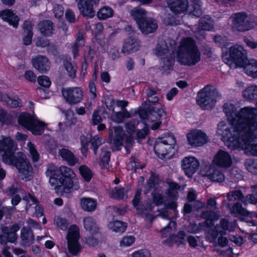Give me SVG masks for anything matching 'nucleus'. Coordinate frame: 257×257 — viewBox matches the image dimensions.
I'll return each mask as SVG.
<instances>
[{
  "instance_id": "obj_1",
  "label": "nucleus",
  "mask_w": 257,
  "mask_h": 257,
  "mask_svg": "<svg viewBox=\"0 0 257 257\" xmlns=\"http://www.w3.org/2000/svg\"><path fill=\"white\" fill-rule=\"evenodd\" d=\"M221 140L228 148H244L257 156V130H220Z\"/></svg>"
},
{
  "instance_id": "obj_2",
  "label": "nucleus",
  "mask_w": 257,
  "mask_h": 257,
  "mask_svg": "<svg viewBox=\"0 0 257 257\" xmlns=\"http://www.w3.org/2000/svg\"><path fill=\"white\" fill-rule=\"evenodd\" d=\"M201 60V52L194 39H182L176 51V61L181 65L193 66Z\"/></svg>"
},
{
  "instance_id": "obj_3",
  "label": "nucleus",
  "mask_w": 257,
  "mask_h": 257,
  "mask_svg": "<svg viewBox=\"0 0 257 257\" xmlns=\"http://www.w3.org/2000/svg\"><path fill=\"white\" fill-rule=\"evenodd\" d=\"M235 128H257V108L246 106L241 108L233 121Z\"/></svg>"
},
{
  "instance_id": "obj_4",
  "label": "nucleus",
  "mask_w": 257,
  "mask_h": 257,
  "mask_svg": "<svg viewBox=\"0 0 257 257\" xmlns=\"http://www.w3.org/2000/svg\"><path fill=\"white\" fill-rule=\"evenodd\" d=\"M134 130H110L109 133L108 142L113 145L111 147L113 151L120 150V147L124 144L127 153L134 144V137L132 131Z\"/></svg>"
},
{
  "instance_id": "obj_5",
  "label": "nucleus",
  "mask_w": 257,
  "mask_h": 257,
  "mask_svg": "<svg viewBox=\"0 0 257 257\" xmlns=\"http://www.w3.org/2000/svg\"><path fill=\"white\" fill-rule=\"evenodd\" d=\"M223 51V60L230 67H239L247 59L245 50L239 45H233L228 50Z\"/></svg>"
},
{
  "instance_id": "obj_6",
  "label": "nucleus",
  "mask_w": 257,
  "mask_h": 257,
  "mask_svg": "<svg viewBox=\"0 0 257 257\" xmlns=\"http://www.w3.org/2000/svg\"><path fill=\"white\" fill-rule=\"evenodd\" d=\"M219 98L218 91L212 86L207 85L198 92L196 101L202 109H209L215 106Z\"/></svg>"
},
{
  "instance_id": "obj_7",
  "label": "nucleus",
  "mask_w": 257,
  "mask_h": 257,
  "mask_svg": "<svg viewBox=\"0 0 257 257\" xmlns=\"http://www.w3.org/2000/svg\"><path fill=\"white\" fill-rule=\"evenodd\" d=\"M247 15L243 12L233 14L230 18L231 28L234 31L243 32L253 28L252 23L247 20Z\"/></svg>"
},
{
  "instance_id": "obj_8",
  "label": "nucleus",
  "mask_w": 257,
  "mask_h": 257,
  "mask_svg": "<svg viewBox=\"0 0 257 257\" xmlns=\"http://www.w3.org/2000/svg\"><path fill=\"white\" fill-rule=\"evenodd\" d=\"M170 50L165 41H161L157 45L155 50V54L161 57V61L163 64L162 67L165 71L170 70L172 68L174 60L173 57L171 56Z\"/></svg>"
},
{
  "instance_id": "obj_9",
  "label": "nucleus",
  "mask_w": 257,
  "mask_h": 257,
  "mask_svg": "<svg viewBox=\"0 0 257 257\" xmlns=\"http://www.w3.org/2000/svg\"><path fill=\"white\" fill-rule=\"evenodd\" d=\"M160 139V141L154 145V149L157 155L165 157L173 148V146L176 144V138L173 134H168Z\"/></svg>"
},
{
  "instance_id": "obj_10",
  "label": "nucleus",
  "mask_w": 257,
  "mask_h": 257,
  "mask_svg": "<svg viewBox=\"0 0 257 257\" xmlns=\"http://www.w3.org/2000/svg\"><path fill=\"white\" fill-rule=\"evenodd\" d=\"M58 177L60 178V180L65 186L64 192L66 193L70 192L76 177L73 170L68 167L62 166L59 168Z\"/></svg>"
},
{
  "instance_id": "obj_11",
  "label": "nucleus",
  "mask_w": 257,
  "mask_h": 257,
  "mask_svg": "<svg viewBox=\"0 0 257 257\" xmlns=\"http://www.w3.org/2000/svg\"><path fill=\"white\" fill-rule=\"evenodd\" d=\"M62 95L65 101L71 105L80 102L83 97V91L79 87H69L63 88Z\"/></svg>"
},
{
  "instance_id": "obj_12",
  "label": "nucleus",
  "mask_w": 257,
  "mask_h": 257,
  "mask_svg": "<svg viewBox=\"0 0 257 257\" xmlns=\"http://www.w3.org/2000/svg\"><path fill=\"white\" fill-rule=\"evenodd\" d=\"M79 233L77 226H73L69 229L67 235V245L69 252L73 255H77L81 250L78 243Z\"/></svg>"
},
{
  "instance_id": "obj_13",
  "label": "nucleus",
  "mask_w": 257,
  "mask_h": 257,
  "mask_svg": "<svg viewBox=\"0 0 257 257\" xmlns=\"http://www.w3.org/2000/svg\"><path fill=\"white\" fill-rule=\"evenodd\" d=\"M18 120L19 124L26 128H28L30 126H33L35 128H41L48 126L47 123L41 121L37 118L31 116L29 113L27 112L20 113Z\"/></svg>"
},
{
  "instance_id": "obj_14",
  "label": "nucleus",
  "mask_w": 257,
  "mask_h": 257,
  "mask_svg": "<svg viewBox=\"0 0 257 257\" xmlns=\"http://www.w3.org/2000/svg\"><path fill=\"white\" fill-rule=\"evenodd\" d=\"M20 229V226L17 224L9 226H3L2 228L3 234L0 235L1 244H7L8 242H15L17 238V232Z\"/></svg>"
},
{
  "instance_id": "obj_15",
  "label": "nucleus",
  "mask_w": 257,
  "mask_h": 257,
  "mask_svg": "<svg viewBox=\"0 0 257 257\" xmlns=\"http://www.w3.org/2000/svg\"><path fill=\"white\" fill-rule=\"evenodd\" d=\"M187 138L188 144L194 147H200L204 145L208 141L206 134L200 130H193L187 134Z\"/></svg>"
},
{
  "instance_id": "obj_16",
  "label": "nucleus",
  "mask_w": 257,
  "mask_h": 257,
  "mask_svg": "<svg viewBox=\"0 0 257 257\" xmlns=\"http://www.w3.org/2000/svg\"><path fill=\"white\" fill-rule=\"evenodd\" d=\"M157 105L158 106H152L146 101H144L138 112L140 117L143 119L147 118L148 115V112H149L151 115L155 113L159 117L162 116L164 114L162 105L160 102H158Z\"/></svg>"
},
{
  "instance_id": "obj_17",
  "label": "nucleus",
  "mask_w": 257,
  "mask_h": 257,
  "mask_svg": "<svg viewBox=\"0 0 257 257\" xmlns=\"http://www.w3.org/2000/svg\"><path fill=\"white\" fill-rule=\"evenodd\" d=\"M181 167L185 174L190 177L198 169L199 163L195 157H187L182 161Z\"/></svg>"
},
{
  "instance_id": "obj_18",
  "label": "nucleus",
  "mask_w": 257,
  "mask_h": 257,
  "mask_svg": "<svg viewBox=\"0 0 257 257\" xmlns=\"http://www.w3.org/2000/svg\"><path fill=\"white\" fill-rule=\"evenodd\" d=\"M204 175L210 180L217 182H222L225 180L224 174L220 169L215 166H206L203 169Z\"/></svg>"
},
{
  "instance_id": "obj_19",
  "label": "nucleus",
  "mask_w": 257,
  "mask_h": 257,
  "mask_svg": "<svg viewBox=\"0 0 257 257\" xmlns=\"http://www.w3.org/2000/svg\"><path fill=\"white\" fill-rule=\"evenodd\" d=\"M226 207L229 209L230 213L233 215L235 217L241 215L249 216L251 218L254 217L257 218V214L255 212L247 211L245 208L242 207L241 204L239 202H236L233 204L228 203Z\"/></svg>"
},
{
  "instance_id": "obj_20",
  "label": "nucleus",
  "mask_w": 257,
  "mask_h": 257,
  "mask_svg": "<svg viewBox=\"0 0 257 257\" xmlns=\"http://www.w3.org/2000/svg\"><path fill=\"white\" fill-rule=\"evenodd\" d=\"M213 162L218 167L225 169L230 167L232 164L230 155L221 150H220L214 156Z\"/></svg>"
},
{
  "instance_id": "obj_21",
  "label": "nucleus",
  "mask_w": 257,
  "mask_h": 257,
  "mask_svg": "<svg viewBox=\"0 0 257 257\" xmlns=\"http://www.w3.org/2000/svg\"><path fill=\"white\" fill-rule=\"evenodd\" d=\"M27 159L26 155L21 152L15 153L14 151L3 158V161L10 165H13L17 168L23 164Z\"/></svg>"
},
{
  "instance_id": "obj_22",
  "label": "nucleus",
  "mask_w": 257,
  "mask_h": 257,
  "mask_svg": "<svg viewBox=\"0 0 257 257\" xmlns=\"http://www.w3.org/2000/svg\"><path fill=\"white\" fill-rule=\"evenodd\" d=\"M171 11L178 14L186 12L189 6L188 0H166Z\"/></svg>"
},
{
  "instance_id": "obj_23",
  "label": "nucleus",
  "mask_w": 257,
  "mask_h": 257,
  "mask_svg": "<svg viewBox=\"0 0 257 257\" xmlns=\"http://www.w3.org/2000/svg\"><path fill=\"white\" fill-rule=\"evenodd\" d=\"M15 150V144L14 140L10 137L3 138L0 140V152L2 159Z\"/></svg>"
},
{
  "instance_id": "obj_24",
  "label": "nucleus",
  "mask_w": 257,
  "mask_h": 257,
  "mask_svg": "<svg viewBox=\"0 0 257 257\" xmlns=\"http://www.w3.org/2000/svg\"><path fill=\"white\" fill-rule=\"evenodd\" d=\"M78 9L80 13L84 17L89 18H93L95 15L93 5L86 0H80L77 4Z\"/></svg>"
},
{
  "instance_id": "obj_25",
  "label": "nucleus",
  "mask_w": 257,
  "mask_h": 257,
  "mask_svg": "<svg viewBox=\"0 0 257 257\" xmlns=\"http://www.w3.org/2000/svg\"><path fill=\"white\" fill-rule=\"evenodd\" d=\"M34 67L41 73H45L50 68V62L45 56L39 55L32 59Z\"/></svg>"
},
{
  "instance_id": "obj_26",
  "label": "nucleus",
  "mask_w": 257,
  "mask_h": 257,
  "mask_svg": "<svg viewBox=\"0 0 257 257\" xmlns=\"http://www.w3.org/2000/svg\"><path fill=\"white\" fill-rule=\"evenodd\" d=\"M22 178L26 181L31 180L33 177V169L30 162L27 159L17 168Z\"/></svg>"
},
{
  "instance_id": "obj_27",
  "label": "nucleus",
  "mask_w": 257,
  "mask_h": 257,
  "mask_svg": "<svg viewBox=\"0 0 257 257\" xmlns=\"http://www.w3.org/2000/svg\"><path fill=\"white\" fill-rule=\"evenodd\" d=\"M142 33L148 34L155 32L158 28V24L155 20L148 18L138 26Z\"/></svg>"
},
{
  "instance_id": "obj_28",
  "label": "nucleus",
  "mask_w": 257,
  "mask_h": 257,
  "mask_svg": "<svg viewBox=\"0 0 257 257\" xmlns=\"http://www.w3.org/2000/svg\"><path fill=\"white\" fill-rule=\"evenodd\" d=\"M239 67L243 68L244 72L253 78H257V61L255 59H246L242 66Z\"/></svg>"
},
{
  "instance_id": "obj_29",
  "label": "nucleus",
  "mask_w": 257,
  "mask_h": 257,
  "mask_svg": "<svg viewBox=\"0 0 257 257\" xmlns=\"http://www.w3.org/2000/svg\"><path fill=\"white\" fill-rule=\"evenodd\" d=\"M0 18L4 21L8 22L14 28H17L19 22V18L12 11L6 10L0 12Z\"/></svg>"
},
{
  "instance_id": "obj_30",
  "label": "nucleus",
  "mask_w": 257,
  "mask_h": 257,
  "mask_svg": "<svg viewBox=\"0 0 257 257\" xmlns=\"http://www.w3.org/2000/svg\"><path fill=\"white\" fill-rule=\"evenodd\" d=\"M139 48V41L136 39L129 38L125 40L121 52L123 53L129 54L138 51Z\"/></svg>"
},
{
  "instance_id": "obj_31",
  "label": "nucleus",
  "mask_w": 257,
  "mask_h": 257,
  "mask_svg": "<svg viewBox=\"0 0 257 257\" xmlns=\"http://www.w3.org/2000/svg\"><path fill=\"white\" fill-rule=\"evenodd\" d=\"M22 244L24 246H30L34 241V235L29 227H24L21 231Z\"/></svg>"
},
{
  "instance_id": "obj_32",
  "label": "nucleus",
  "mask_w": 257,
  "mask_h": 257,
  "mask_svg": "<svg viewBox=\"0 0 257 257\" xmlns=\"http://www.w3.org/2000/svg\"><path fill=\"white\" fill-rule=\"evenodd\" d=\"M130 14L134 20L136 21L138 26L143 21H145L147 17V12L145 9L138 7L134 8L130 11Z\"/></svg>"
},
{
  "instance_id": "obj_33",
  "label": "nucleus",
  "mask_w": 257,
  "mask_h": 257,
  "mask_svg": "<svg viewBox=\"0 0 257 257\" xmlns=\"http://www.w3.org/2000/svg\"><path fill=\"white\" fill-rule=\"evenodd\" d=\"M1 101L10 108H17L22 106V102L18 96L10 97L7 94H2Z\"/></svg>"
},
{
  "instance_id": "obj_34",
  "label": "nucleus",
  "mask_w": 257,
  "mask_h": 257,
  "mask_svg": "<svg viewBox=\"0 0 257 257\" xmlns=\"http://www.w3.org/2000/svg\"><path fill=\"white\" fill-rule=\"evenodd\" d=\"M83 224L85 229L92 234H96L99 232V228L96 221L91 217L84 218Z\"/></svg>"
},
{
  "instance_id": "obj_35",
  "label": "nucleus",
  "mask_w": 257,
  "mask_h": 257,
  "mask_svg": "<svg viewBox=\"0 0 257 257\" xmlns=\"http://www.w3.org/2000/svg\"><path fill=\"white\" fill-rule=\"evenodd\" d=\"M59 154L70 166H74L78 161V160L74 156V154L66 149H61L59 152Z\"/></svg>"
},
{
  "instance_id": "obj_36",
  "label": "nucleus",
  "mask_w": 257,
  "mask_h": 257,
  "mask_svg": "<svg viewBox=\"0 0 257 257\" xmlns=\"http://www.w3.org/2000/svg\"><path fill=\"white\" fill-rule=\"evenodd\" d=\"M236 108L232 104L227 103L223 106V111L226 114L229 123L233 126V121L236 119V115L237 113L235 112Z\"/></svg>"
},
{
  "instance_id": "obj_37",
  "label": "nucleus",
  "mask_w": 257,
  "mask_h": 257,
  "mask_svg": "<svg viewBox=\"0 0 257 257\" xmlns=\"http://www.w3.org/2000/svg\"><path fill=\"white\" fill-rule=\"evenodd\" d=\"M38 28L40 32L45 36H50L54 31L53 23L51 21H43L39 23Z\"/></svg>"
},
{
  "instance_id": "obj_38",
  "label": "nucleus",
  "mask_w": 257,
  "mask_h": 257,
  "mask_svg": "<svg viewBox=\"0 0 257 257\" xmlns=\"http://www.w3.org/2000/svg\"><path fill=\"white\" fill-rule=\"evenodd\" d=\"M110 152L109 151L107 147H102L101 149L99 165L102 169L106 168L108 166L110 161Z\"/></svg>"
},
{
  "instance_id": "obj_39",
  "label": "nucleus",
  "mask_w": 257,
  "mask_h": 257,
  "mask_svg": "<svg viewBox=\"0 0 257 257\" xmlns=\"http://www.w3.org/2000/svg\"><path fill=\"white\" fill-rule=\"evenodd\" d=\"M242 94L243 98L246 100L257 99V84L247 87L242 91Z\"/></svg>"
},
{
  "instance_id": "obj_40",
  "label": "nucleus",
  "mask_w": 257,
  "mask_h": 257,
  "mask_svg": "<svg viewBox=\"0 0 257 257\" xmlns=\"http://www.w3.org/2000/svg\"><path fill=\"white\" fill-rule=\"evenodd\" d=\"M80 203L82 208L84 211L88 212L94 210L97 206L96 201L90 198H83L81 199Z\"/></svg>"
},
{
  "instance_id": "obj_41",
  "label": "nucleus",
  "mask_w": 257,
  "mask_h": 257,
  "mask_svg": "<svg viewBox=\"0 0 257 257\" xmlns=\"http://www.w3.org/2000/svg\"><path fill=\"white\" fill-rule=\"evenodd\" d=\"M200 216L203 219H206L205 223L208 226H211L213 225V222L217 220L219 217L218 215L214 211L211 210H206L201 212Z\"/></svg>"
},
{
  "instance_id": "obj_42",
  "label": "nucleus",
  "mask_w": 257,
  "mask_h": 257,
  "mask_svg": "<svg viewBox=\"0 0 257 257\" xmlns=\"http://www.w3.org/2000/svg\"><path fill=\"white\" fill-rule=\"evenodd\" d=\"M49 183L52 186L55 187V189L57 193H61L62 195L66 193L64 192V185L62 184V182L60 180L59 177L56 176L50 177Z\"/></svg>"
},
{
  "instance_id": "obj_43",
  "label": "nucleus",
  "mask_w": 257,
  "mask_h": 257,
  "mask_svg": "<svg viewBox=\"0 0 257 257\" xmlns=\"http://www.w3.org/2000/svg\"><path fill=\"white\" fill-rule=\"evenodd\" d=\"M131 117V114L126 109H124L121 111L115 112L112 111V114L111 115V119L117 123L122 122L125 118Z\"/></svg>"
},
{
  "instance_id": "obj_44",
  "label": "nucleus",
  "mask_w": 257,
  "mask_h": 257,
  "mask_svg": "<svg viewBox=\"0 0 257 257\" xmlns=\"http://www.w3.org/2000/svg\"><path fill=\"white\" fill-rule=\"evenodd\" d=\"M226 197L229 202L236 200L240 201L243 204L245 199L242 191L240 190H232L226 194Z\"/></svg>"
},
{
  "instance_id": "obj_45",
  "label": "nucleus",
  "mask_w": 257,
  "mask_h": 257,
  "mask_svg": "<svg viewBox=\"0 0 257 257\" xmlns=\"http://www.w3.org/2000/svg\"><path fill=\"white\" fill-rule=\"evenodd\" d=\"M185 237V233L183 231H180L177 235H171L165 242L171 246L173 243H176L178 245L183 244Z\"/></svg>"
},
{
  "instance_id": "obj_46",
  "label": "nucleus",
  "mask_w": 257,
  "mask_h": 257,
  "mask_svg": "<svg viewBox=\"0 0 257 257\" xmlns=\"http://www.w3.org/2000/svg\"><path fill=\"white\" fill-rule=\"evenodd\" d=\"M113 15L112 9L108 6H104L97 12V16L99 20H105Z\"/></svg>"
},
{
  "instance_id": "obj_47",
  "label": "nucleus",
  "mask_w": 257,
  "mask_h": 257,
  "mask_svg": "<svg viewBox=\"0 0 257 257\" xmlns=\"http://www.w3.org/2000/svg\"><path fill=\"white\" fill-rule=\"evenodd\" d=\"M63 64L68 76L72 78H75L76 76L77 66L69 60H65Z\"/></svg>"
},
{
  "instance_id": "obj_48",
  "label": "nucleus",
  "mask_w": 257,
  "mask_h": 257,
  "mask_svg": "<svg viewBox=\"0 0 257 257\" xmlns=\"http://www.w3.org/2000/svg\"><path fill=\"white\" fill-rule=\"evenodd\" d=\"M199 27L202 30L209 31L213 28V21L209 16L201 19Z\"/></svg>"
},
{
  "instance_id": "obj_49",
  "label": "nucleus",
  "mask_w": 257,
  "mask_h": 257,
  "mask_svg": "<svg viewBox=\"0 0 257 257\" xmlns=\"http://www.w3.org/2000/svg\"><path fill=\"white\" fill-rule=\"evenodd\" d=\"M108 226L110 229L119 233L123 232L127 226L125 223L120 221H115L114 222H110Z\"/></svg>"
},
{
  "instance_id": "obj_50",
  "label": "nucleus",
  "mask_w": 257,
  "mask_h": 257,
  "mask_svg": "<svg viewBox=\"0 0 257 257\" xmlns=\"http://www.w3.org/2000/svg\"><path fill=\"white\" fill-rule=\"evenodd\" d=\"M169 187L167 190V194L168 197L177 199L178 197V191L180 189L179 185L174 182H170L169 183Z\"/></svg>"
},
{
  "instance_id": "obj_51",
  "label": "nucleus",
  "mask_w": 257,
  "mask_h": 257,
  "mask_svg": "<svg viewBox=\"0 0 257 257\" xmlns=\"http://www.w3.org/2000/svg\"><path fill=\"white\" fill-rule=\"evenodd\" d=\"M126 195V191L124 188L115 187L110 192V197L117 199H122Z\"/></svg>"
},
{
  "instance_id": "obj_52",
  "label": "nucleus",
  "mask_w": 257,
  "mask_h": 257,
  "mask_svg": "<svg viewBox=\"0 0 257 257\" xmlns=\"http://www.w3.org/2000/svg\"><path fill=\"white\" fill-rule=\"evenodd\" d=\"M89 143L94 154L95 155H97V149L102 144V139L98 135H96L90 139Z\"/></svg>"
},
{
  "instance_id": "obj_53",
  "label": "nucleus",
  "mask_w": 257,
  "mask_h": 257,
  "mask_svg": "<svg viewBox=\"0 0 257 257\" xmlns=\"http://www.w3.org/2000/svg\"><path fill=\"white\" fill-rule=\"evenodd\" d=\"M84 44V38L82 35L79 34L77 36L76 42L72 46V53L73 57L75 58L78 55V49L79 47H82Z\"/></svg>"
},
{
  "instance_id": "obj_54",
  "label": "nucleus",
  "mask_w": 257,
  "mask_h": 257,
  "mask_svg": "<svg viewBox=\"0 0 257 257\" xmlns=\"http://www.w3.org/2000/svg\"><path fill=\"white\" fill-rule=\"evenodd\" d=\"M79 171L81 175L86 182H89L91 179L93 173L91 170L86 166L83 165L80 167Z\"/></svg>"
},
{
  "instance_id": "obj_55",
  "label": "nucleus",
  "mask_w": 257,
  "mask_h": 257,
  "mask_svg": "<svg viewBox=\"0 0 257 257\" xmlns=\"http://www.w3.org/2000/svg\"><path fill=\"white\" fill-rule=\"evenodd\" d=\"M246 169L252 174L257 173V162L250 159H246L244 163Z\"/></svg>"
},
{
  "instance_id": "obj_56",
  "label": "nucleus",
  "mask_w": 257,
  "mask_h": 257,
  "mask_svg": "<svg viewBox=\"0 0 257 257\" xmlns=\"http://www.w3.org/2000/svg\"><path fill=\"white\" fill-rule=\"evenodd\" d=\"M23 190L19 187L17 183L12 184L6 191V193L10 196L22 193Z\"/></svg>"
},
{
  "instance_id": "obj_57",
  "label": "nucleus",
  "mask_w": 257,
  "mask_h": 257,
  "mask_svg": "<svg viewBox=\"0 0 257 257\" xmlns=\"http://www.w3.org/2000/svg\"><path fill=\"white\" fill-rule=\"evenodd\" d=\"M193 10L191 11L192 14L197 17H199L202 14L201 8V2L200 0H191Z\"/></svg>"
},
{
  "instance_id": "obj_58",
  "label": "nucleus",
  "mask_w": 257,
  "mask_h": 257,
  "mask_svg": "<svg viewBox=\"0 0 257 257\" xmlns=\"http://www.w3.org/2000/svg\"><path fill=\"white\" fill-rule=\"evenodd\" d=\"M219 226L220 227V229L224 232H225L226 230H228L230 232L233 231L234 229V226L233 224L229 222L225 218L221 219Z\"/></svg>"
},
{
  "instance_id": "obj_59",
  "label": "nucleus",
  "mask_w": 257,
  "mask_h": 257,
  "mask_svg": "<svg viewBox=\"0 0 257 257\" xmlns=\"http://www.w3.org/2000/svg\"><path fill=\"white\" fill-rule=\"evenodd\" d=\"M27 147L33 162H37L39 159V155L37 151L36 150L34 145L31 142H29L28 143Z\"/></svg>"
},
{
  "instance_id": "obj_60",
  "label": "nucleus",
  "mask_w": 257,
  "mask_h": 257,
  "mask_svg": "<svg viewBox=\"0 0 257 257\" xmlns=\"http://www.w3.org/2000/svg\"><path fill=\"white\" fill-rule=\"evenodd\" d=\"M252 193L249 194L244 196L245 199L243 204H247L248 203L255 204L257 203V191L253 190Z\"/></svg>"
},
{
  "instance_id": "obj_61",
  "label": "nucleus",
  "mask_w": 257,
  "mask_h": 257,
  "mask_svg": "<svg viewBox=\"0 0 257 257\" xmlns=\"http://www.w3.org/2000/svg\"><path fill=\"white\" fill-rule=\"evenodd\" d=\"M146 94L148 97V100L151 103L155 104L157 102H159V99L156 96V93L153 90L148 88L146 90Z\"/></svg>"
},
{
  "instance_id": "obj_62",
  "label": "nucleus",
  "mask_w": 257,
  "mask_h": 257,
  "mask_svg": "<svg viewBox=\"0 0 257 257\" xmlns=\"http://www.w3.org/2000/svg\"><path fill=\"white\" fill-rule=\"evenodd\" d=\"M59 169L53 164H50L48 166L47 169L46 171V175L48 177L56 176L58 177Z\"/></svg>"
},
{
  "instance_id": "obj_63",
  "label": "nucleus",
  "mask_w": 257,
  "mask_h": 257,
  "mask_svg": "<svg viewBox=\"0 0 257 257\" xmlns=\"http://www.w3.org/2000/svg\"><path fill=\"white\" fill-rule=\"evenodd\" d=\"M153 202L157 205L163 204L164 198L162 194L160 193H152Z\"/></svg>"
},
{
  "instance_id": "obj_64",
  "label": "nucleus",
  "mask_w": 257,
  "mask_h": 257,
  "mask_svg": "<svg viewBox=\"0 0 257 257\" xmlns=\"http://www.w3.org/2000/svg\"><path fill=\"white\" fill-rule=\"evenodd\" d=\"M132 257H151V253L147 249H141L134 252Z\"/></svg>"
}]
</instances>
